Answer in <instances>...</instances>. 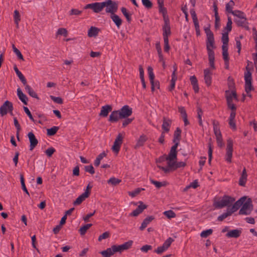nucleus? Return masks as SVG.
Wrapping results in <instances>:
<instances>
[{
    "label": "nucleus",
    "instance_id": "nucleus-1",
    "mask_svg": "<svg viewBox=\"0 0 257 257\" xmlns=\"http://www.w3.org/2000/svg\"><path fill=\"white\" fill-rule=\"evenodd\" d=\"M204 31L207 36L206 49L208 56L209 65L212 68L214 69L215 57L213 49L215 48V47L214 45V35L209 27L205 28Z\"/></svg>",
    "mask_w": 257,
    "mask_h": 257
},
{
    "label": "nucleus",
    "instance_id": "nucleus-2",
    "mask_svg": "<svg viewBox=\"0 0 257 257\" xmlns=\"http://www.w3.org/2000/svg\"><path fill=\"white\" fill-rule=\"evenodd\" d=\"M234 201V198L228 195H224L222 198L217 200L215 198L213 202V206L216 208H222L225 206H229Z\"/></svg>",
    "mask_w": 257,
    "mask_h": 257
},
{
    "label": "nucleus",
    "instance_id": "nucleus-3",
    "mask_svg": "<svg viewBox=\"0 0 257 257\" xmlns=\"http://www.w3.org/2000/svg\"><path fill=\"white\" fill-rule=\"evenodd\" d=\"M246 71L244 73V80H245V91L248 93L253 90V87L251 84L252 77L251 73L250 71V69L248 65L245 67Z\"/></svg>",
    "mask_w": 257,
    "mask_h": 257
},
{
    "label": "nucleus",
    "instance_id": "nucleus-4",
    "mask_svg": "<svg viewBox=\"0 0 257 257\" xmlns=\"http://www.w3.org/2000/svg\"><path fill=\"white\" fill-rule=\"evenodd\" d=\"M252 209V201L250 198H248L242 205V207L239 211V214L240 215H249L250 214Z\"/></svg>",
    "mask_w": 257,
    "mask_h": 257
},
{
    "label": "nucleus",
    "instance_id": "nucleus-5",
    "mask_svg": "<svg viewBox=\"0 0 257 257\" xmlns=\"http://www.w3.org/2000/svg\"><path fill=\"white\" fill-rule=\"evenodd\" d=\"M105 2L106 7L105 12L110 13L111 15L115 14L118 9V4L117 2L111 0H107Z\"/></svg>",
    "mask_w": 257,
    "mask_h": 257
},
{
    "label": "nucleus",
    "instance_id": "nucleus-6",
    "mask_svg": "<svg viewBox=\"0 0 257 257\" xmlns=\"http://www.w3.org/2000/svg\"><path fill=\"white\" fill-rule=\"evenodd\" d=\"M233 142L232 140L228 139L227 141L226 152L225 158V161L228 163H230L231 162L233 152Z\"/></svg>",
    "mask_w": 257,
    "mask_h": 257
},
{
    "label": "nucleus",
    "instance_id": "nucleus-7",
    "mask_svg": "<svg viewBox=\"0 0 257 257\" xmlns=\"http://www.w3.org/2000/svg\"><path fill=\"white\" fill-rule=\"evenodd\" d=\"M149 77L151 84V90L154 91L155 88L159 89L160 83L158 81H155V75L153 72V69L151 67L148 68Z\"/></svg>",
    "mask_w": 257,
    "mask_h": 257
},
{
    "label": "nucleus",
    "instance_id": "nucleus-8",
    "mask_svg": "<svg viewBox=\"0 0 257 257\" xmlns=\"http://www.w3.org/2000/svg\"><path fill=\"white\" fill-rule=\"evenodd\" d=\"M120 118H125L131 116L133 113V109L127 105L122 106L119 110Z\"/></svg>",
    "mask_w": 257,
    "mask_h": 257
},
{
    "label": "nucleus",
    "instance_id": "nucleus-9",
    "mask_svg": "<svg viewBox=\"0 0 257 257\" xmlns=\"http://www.w3.org/2000/svg\"><path fill=\"white\" fill-rule=\"evenodd\" d=\"M163 26V36L164 39H169L168 37L171 35V28L170 26V21L165 20Z\"/></svg>",
    "mask_w": 257,
    "mask_h": 257
},
{
    "label": "nucleus",
    "instance_id": "nucleus-10",
    "mask_svg": "<svg viewBox=\"0 0 257 257\" xmlns=\"http://www.w3.org/2000/svg\"><path fill=\"white\" fill-rule=\"evenodd\" d=\"M12 102L9 100H6L3 104L0 107V114L2 116L6 115L8 111L13 105Z\"/></svg>",
    "mask_w": 257,
    "mask_h": 257
},
{
    "label": "nucleus",
    "instance_id": "nucleus-11",
    "mask_svg": "<svg viewBox=\"0 0 257 257\" xmlns=\"http://www.w3.org/2000/svg\"><path fill=\"white\" fill-rule=\"evenodd\" d=\"M246 197L245 196L242 197L237 201H236L234 204L232 206L231 208H229V210L232 213V214L236 211L243 204L245 201Z\"/></svg>",
    "mask_w": 257,
    "mask_h": 257
},
{
    "label": "nucleus",
    "instance_id": "nucleus-12",
    "mask_svg": "<svg viewBox=\"0 0 257 257\" xmlns=\"http://www.w3.org/2000/svg\"><path fill=\"white\" fill-rule=\"evenodd\" d=\"M28 137L30 143V150L32 151L37 146L38 141L33 132H29Z\"/></svg>",
    "mask_w": 257,
    "mask_h": 257
},
{
    "label": "nucleus",
    "instance_id": "nucleus-13",
    "mask_svg": "<svg viewBox=\"0 0 257 257\" xmlns=\"http://www.w3.org/2000/svg\"><path fill=\"white\" fill-rule=\"evenodd\" d=\"M159 8V12L162 14L164 21L169 20V17L167 15V10L166 8L164 7V1L157 2Z\"/></svg>",
    "mask_w": 257,
    "mask_h": 257
},
{
    "label": "nucleus",
    "instance_id": "nucleus-14",
    "mask_svg": "<svg viewBox=\"0 0 257 257\" xmlns=\"http://www.w3.org/2000/svg\"><path fill=\"white\" fill-rule=\"evenodd\" d=\"M139 203H140V205L138 206V207L135 210H134L130 214V216H137L140 213H141L145 209L147 208V206L145 204H144L142 202L140 201Z\"/></svg>",
    "mask_w": 257,
    "mask_h": 257
},
{
    "label": "nucleus",
    "instance_id": "nucleus-15",
    "mask_svg": "<svg viewBox=\"0 0 257 257\" xmlns=\"http://www.w3.org/2000/svg\"><path fill=\"white\" fill-rule=\"evenodd\" d=\"M172 122V120L169 118L163 117L162 127L165 132L168 133L169 132Z\"/></svg>",
    "mask_w": 257,
    "mask_h": 257
},
{
    "label": "nucleus",
    "instance_id": "nucleus-16",
    "mask_svg": "<svg viewBox=\"0 0 257 257\" xmlns=\"http://www.w3.org/2000/svg\"><path fill=\"white\" fill-rule=\"evenodd\" d=\"M93 7L92 11L95 13H100L104 7H105V2L102 3H92Z\"/></svg>",
    "mask_w": 257,
    "mask_h": 257
},
{
    "label": "nucleus",
    "instance_id": "nucleus-17",
    "mask_svg": "<svg viewBox=\"0 0 257 257\" xmlns=\"http://www.w3.org/2000/svg\"><path fill=\"white\" fill-rule=\"evenodd\" d=\"M204 74L205 83L207 86H209L212 83V73L208 69H206L204 70Z\"/></svg>",
    "mask_w": 257,
    "mask_h": 257
},
{
    "label": "nucleus",
    "instance_id": "nucleus-18",
    "mask_svg": "<svg viewBox=\"0 0 257 257\" xmlns=\"http://www.w3.org/2000/svg\"><path fill=\"white\" fill-rule=\"evenodd\" d=\"M119 110H114L111 112L109 115V121L111 122H116L120 118V115Z\"/></svg>",
    "mask_w": 257,
    "mask_h": 257
},
{
    "label": "nucleus",
    "instance_id": "nucleus-19",
    "mask_svg": "<svg viewBox=\"0 0 257 257\" xmlns=\"http://www.w3.org/2000/svg\"><path fill=\"white\" fill-rule=\"evenodd\" d=\"M225 95L226 101H228V100L232 101L233 98L237 100V94L234 90H232L231 92L229 90H226Z\"/></svg>",
    "mask_w": 257,
    "mask_h": 257
},
{
    "label": "nucleus",
    "instance_id": "nucleus-20",
    "mask_svg": "<svg viewBox=\"0 0 257 257\" xmlns=\"http://www.w3.org/2000/svg\"><path fill=\"white\" fill-rule=\"evenodd\" d=\"M89 195V192L85 191L81 195H80L74 202V205H78L80 204Z\"/></svg>",
    "mask_w": 257,
    "mask_h": 257
},
{
    "label": "nucleus",
    "instance_id": "nucleus-21",
    "mask_svg": "<svg viewBox=\"0 0 257 257\" xmlns=\"http://www.w3.org/2000/svg\"><path fill=\"white\" fill-rule=\"evenodd\" d=\"M241 233V230L240 229H235L229 231L226 236L227 237L237 238L240 236Z\"/></svg>",
    "mask_w": 257,
    "mask_h": 257
},
{
    "label": "nucleus",
    "instance_id": "nucleus-22",
    "mask_svg": "<svg viewBox=\"0 0 257 257\" xmlns=\"http://www.w3.org/2000/svg\"><path fill=\"white\" fill-rule=\"evenodd\" d=\"M177 71V67L176 65L174 66V71L172 74V79L171 80V85L169 88L170 91L173 90L175 86L176 81L177 80V77L176 75V72Z\"/></svg>",
    "mask_w": 257,
    "mask_h": 257
},
{
    "label": "nucleus",
    "instance_id": "nucleus-23",
    "mask_svg": "<svg viewBox=\"0 0 257 257\" xmlns=\"http://www.w3.org/2000/svg\"><path fill=\"white\" fill-rule=\"evenodd\" d=\"M112 110V107L109 105H105L102 106L99 115L103 117H106L108 113Z\"/></svg>",
    "mask_w": 257,
    "mask_h": 257
},
{
    "label": "nucleus",
    "instance_id": "nucleus-24",
    "mask_svg": "<svg viewBox=\"0 0 257 257\" xmlns=\"http://www.w3.org/2000/svg\"><path fill=\"white\" fill-rule=\"evenodd\" d=\"M247 173L246 169L244 168L239 180V185L241 186H245L247 180Z\"/></svg>",
    "mask_w": 257,
    "mask_h": 257
},
{
    "label": "nucleus",
    "instance_id": "nucleus-25",
    "mask_svg": "<svg viewBox=\"0 0 257 257\" xmlns=\"http://www.w3.org/2000/svg\"><path fill=\"white\" fill-rule=\"evenodd\" d=\"M17 95L19 98L22 101V102L25 105H27V101L28 100L27 96L22 92L20 88L17 89Z\"/></svg>",
    "mask_w": 257,
    "mask_h": 257
},
{
    "label": "nucleus",
    "instance_id": "nucleus-26",
    "mask_svg": "<svg viewBox=\"0 0 257 257\" xmlns=\"http://www.w3.org/2000/svg\"><path fill=\"white\" fill-rule=\"evenodd\" d=\"M25 87V90L26 92L32 97L37 98V99H39V97L38 96L36 92L31 88V87L27 84V83L26 85H24Z\"/></svg>",
    "mask_w": 257,
    "mask_h": 257
},
{
    "label": "nucleus",
    "instance_id": "nucleus-27",
    "mask_svg": "<svg viewBox=\"0 0 257 257\" xmlns=\"http://www.w3.org/2000/svg\"><path fill=\"white\" fill-rule=\"evenodd\" d=\"M154 217L153 216H149L146 217L142 223L141 226L140 227V229L141 230H143L147 225L154 219Z\"/></svg>",
    "mask_w": 257,
    "mask_h": 257
},
{
    "label": "nucleus",
    "instance_id": "nucleus-28",
    "mask_svg": "<svg viewBox=\"0 0 257 257\" xmlns=\"http://www.w3.org/2000/svg\"><path fill=\"white\" fill-rule=\"evenodd\" d=\"M100 31L99 29L95 27H91L88 31V36L89 37H96L99 32Z\"/></svg>",
    "mask_w": 257,
    "mask_h": 257
},
{
    "label": "nucleus",
    "instance_id": "nucleus-29",
    "mask_svg": "<svg viewBox=\"0 0 257 257\" xmlns=\"http://www.w3.org/2000/svg\"><path fill=\"white\" fill-rule=\"evenodd\" d=\"M148 138L145 135H141L139 138L136 145L135 146V148H140L145 144V142L147 141Z\"/></svg>",
    "mask_w": 257,
    "mask_h": 257
},
{
    "label": "nucleus",
    "instance_id": "nucleus-30",
    "mask_svg": "<svg viewBox=\"0 0 257 257\" xmlns=\"http://www.w3.org/2000/svg\"><path fill=\"white\" fill-rule=\"evenodd\" d=\"M191 83L193 86V90L195 93H197L199 91V86L198 84V80L196 76H192L190 78Z\"/></svg>",
    "mask_w": 257,
    "mask_h": 257
},
{
    "label": "nucleus",
    "instance_id": "nucleus-31",
    "mask_svg": "<svg viewBox=\"0 0 257 257\" xmlns=\"http://www.w3.org/2000/svg\"><path fill=\"white\" fill-rule=\"evenodd\" d=\"M110 18L115 23L117 27L119 28L120 26L122 24V20L119 17V16L114 14L113 15H110Z\"/></svg>",
    "mask_w": 257,
    "mask_h": 257
},
{
    "label": "nucleus",
    "instance_id": "nucleus-32",
    "mask_svg": "<svg viewBox=\"0 0 257 257\" xmlns=\"http://www.w3.org/2000/svg\"><path fill=\"white\" fill-rule=\"evenodd\" d=\"M14 69L16 74L17 75V76H18V77L19 78V79L22 82V83L24 85H26V84L27 83V80H26L25 76L23 75V74L21 73V71H19V70L18 69L17 66L15 65L14 66Z\"/></svg>",
    "mask_w": 257,
    "mask_h": 257
},
{
    "label": "nucleus",
    "instance_id": "nucleus-33",
    "mask_svg": "<svg viewBox=\"0 0 257 257\" xmlns=\"http://www.w3.org/2000/svg\"><path fill=\"white\" fill-rule=\"evenodd\" d=\"M100 253L103 257H111L114 254V252L113 251L112 246L109 248H107L106 250L101 251Z\"/></svg>",
    "mask_w": 257,
    "mask_h": 257
},
{
    "label": "nucleus",
    "instance_id": "nucleus-34",
    "mask_svg": "<svg viewBox=\"0 0 257 257\" xmlns=\"http://www.w3.org/2000/svg\"><path fill=\"white\" fill-rule=\"evenodd\" d=\"M181 130L179 127H177L174 132L173 142H180L181 140Z\"/></svg>",
    "mask_w": 257,
    "mask_h": 257
},
{
    "label": "nucleus",
    "instance_id": "nucleus-35",
    "mask_svg": "<svg viewBox=\"0 0 257 257\" xmlns=\"http://www.w3.org/2000/svg\"><path fill=\"white\" fill-rule=\"evenodd\" d=\"M150 180L151 183L154 184L158 189L160 188L161 187L166 186L168 184V183L166 181L159 182L152 179H150Z\"/></svg>",
    "mask_w": 257,
    "mask_h": 257
},
{
    "label": "nucleus",
    "instance_id": "nucleus-36",
    "mask_svg": "<svg viewBox=\"0 0 257 257\" xmlns=\"http://www.w3.org/2000/svg\"><path fill=\"white\" fill-rule=\"evenodd\" d=\"M234 2L232 0H230L227 4H226L225 6V10L226 11L230 14H232L234 12L232 9L233 8V6H234Z\"/></svg>",
    "mask_w": 257,
    "mask_h": 257
},
{
    "label": "nucleus",
    "instance_id": "nucleus-37",
    "mask_svg": "<svg viewBox=\"0 0 257 257\" xmlns=\"http://www.w3.org/2000/svg\"><path fill=\"white\" fill-rule=\"evenodd\" d=\"M213 11L214 12V16H215V27H217L218 23L220 21V18L218 15V8L217 5L215 3L213 4Z\"/></svg>",
    "mask_w": 257,
    "mask_h": 257
},
{
    "label": "nucleus",
    "instance_id": "nucleus-38",
    "mask_svg": "<svg viewBox=\"0 0 257 257\" xmlns=\"http://www.w3.org/2000/svg\"><path fill=\"white\" fill-rule=\"evenodd\" d=\"M234 22L238 26L244 27L248 29V27L246 26L247 24L246 18H245V21L243 20V19H235Z\"/></svg>",
    "mask_w": 257,
    "mask_h": 257
},
{
    "label": "nucleus",
    "instance_id": "nucleus-39",
    "mask_svg": "<svg viewBox=\"0 0 257 257\" xmlns=\"http://www.w3.org/2000/svg\"><path fill=\"white\" fill-rule=\"evenodd\" d=\"M221 41L223 43L222 46L228 47V43L229 41L228 33L225 32L222 33Z\"/></svg>",
    "mask_w": 257,
    "mask_h": 257
},
{
    "label": "nucleus",
    "instance_id": "nucleus-40",
    "mask_svg": "<svg viewBox=\"0 0 257 257\" xmlns=\"http://www.w3.org/2000/svg\"><path fill=\"white\" fill-rule=\"evenodd\" d=\"M121 11L124 16L125 17L128 23H131L132 21L131 15L128 13L126 9L124 7H122L121 8Z\"/></svg>",
    "mask_w": 257,
    "mask_h": 257
},
{
    "label": "nucleus",
    "instance_id": "nucleus-41",
    "mask_svg": "<svg viewBox=\"0 0 257 257\" xmlns=\"http://www.w3.org/2000/svg\"><path fill=\"white\" fill-rule=\"evenodd\" d=\"M197 117L198 118V122L200 126H203V122L202 120V116L203 115V111L200 106L197 108Z\"/></svg>",
    "mask_w": 257,
    "mask_h": 257
},
{
    "label": "nucleus",
    "instance_id": "nucleus-42",
    "mask_svg": "<svg viewBox=\"0 0 257 257\" xmlns=\"http://www.w3.org/2000/svg\"><path fill=\"white\" fill-rule=\"evenodd\" d=\"M121 180L115 177H111L107 180V183L112 186H116L121 182Z\"/></svg>",
    "mask_w": 257,
    "mask_h": 257
},
{
    "label": "nucleus",
    "instance_id": "nucleus-43",
    "mask_svg": "<svg viewBox=\"0 0 257 257\" xmlns=\"http://www.w3.org/2000/svg\"><path fill=\"white\" fill-rule=\"evenodd\" d=\"M177 153L170 151L168 156L165 158L166 161H174L177 160Z\"/></svg>",
    "mask_w": 257,
    "mask_h": 257
},
{
    "label": "nucleus",
    "instance_id": "nucleus-44",
    "mask_svg": "<svg viewBox=\"0 0 257 257\" xmlns=\"http://www.w3.org/2000/svg\"><path fill=\"white\" fill-rule=\"evenodd\" d=\"M233 16L237 17L238 19H243V21H245V18H246L244 13L239 10L234 11L232 14Z\"/></svg>",
    "mask_w": 257,
    "mask_h": 257
},
{
    "label": "nucleus",
    "instance_id": "nucleus-45",
    "mask_svg": "<svg viewBox=\"0 0 257 257\" xmlns=\"http://www.w3.org/2000/svg\"><path fill=\"white\" fill-rule=\"evenodd\" d=\"M92 225V224H86L84 226L81 227L79 230V233L81 235H84L87 230Z\"/></svg>",
    "mask_w": 257,
    "mask_h": 257
},
{
    "label": "nucleus",
    "instance_id": "nucleus-46",
    "mask_svg": "<svg viewBox=\"0 0 257 257\" xmlns=\"http://www.w3.org/2000/svg\"><path fill=\"white\" fill-rule=\"evenodd\" d=\"M222 56L224 61H229V57L228 53V47L222 46Z\"/></svg>",
    "mask_w": 257,
    "mask_h": 257
},
{
    "label": "nucleus",
    "instance_id": "nucleus-47",
    "mask_svg": "<svg viewBox=\"0 0 257 257\" xmlns=\"http://www.w3.org/2000/svg\"><path fill=\"white\" fill-rule=\"evenodd\" d=\"M232 213L229 210V208H228L227 212L222 213L221 215H219L217 218V220L219 221H223L225 218L227 217L228 216L231 215Z\"/></svg>",
    "mask_w": 257,
    "mask_h": 257
},
{
    "label": "nucleus",
    "instance_id": "nucleus-48",
    "mask_svg": "<svg viewBox=\"0 0 257 257\" xmlns=\"http://www.w3.org/2000/svg\"><path fill=\"white\" fill-rule=\"evenodd\" d=\"M232 20L230 17H228L227 18V22L226 24V26L224 28V30L226 31L224 32L225 33H228L229 32L231 31L232 29Z\"/></svg>",
    "mask_w": 257,
    "mask_h": 257
},
{
    "label": "nucleus",
    "instance_id": "nucleus-49",
    "mask_svg": "<svg viewBox=\"0 0 257 257\" xmlns=\"http://www.w3.org/2000/svg\"><path fill=\"white\" fill-rule=\"evenodd\" d=\"M59 130L58 126H53L50 128L47 129V135L49 136H52L55 135L57 132Z\"/></svg>",
    "mask_w": 257,
    "mask_h": 257
},
{
    "label": "nucleus",
    "instance_id": "nucleus-50",
    "mask_svg": "<svg viewBox=\"0 0 257 257\" xmlns=\"http://www.w3.org/2000/svg\"><path fill=\"white\" fill-rule=\"evenodd\" d=\"M213 232V230L212 229H209L205 230H203L201 232L200 234V236L203 238H206L209 235L212 234Z\"/></svg>",
    "mask_w": 257,
    "mask_h": 257
},
{
    "label": "nucleus",
    "instance_id": "nucleus-51",
    "mask_svg": "<svg viewBox=\"0 0 257 257\" xmlns=\"http://www.w3.org/2000/svg\"><path fill=\"white\" fill-rule=\"evenodd\" d=\"M133 243V240H128L127 242H124V243L121 244L122 246V248L123 250H127L129 248H130Z\"/></svg>",
    "mask_w": 257,
    "mask_h": 257
},
{
    "label": "nucleus",
    "instance_id": "nucleus-52",
    "mask_svg": "<svg viewBox=\"0 0 257 257\" xmlns=\"http://www.w3.org/2000/svg\"><path fill=\"white\" fill-rule=\"evenodd\" d=\"M163 214L168 218H172L176 217V213L172 210L165 211Z\"/></svg>",
    "mask_w": 257,
    "mask_h": 257
},
{
    "label": "nucleus",
    "instance_id": "nucleus-53",
    "mask_svg": "<svg viewBox=\"0 0 257 257\" xmlns=\"http://www.w3.org/2000/svg\"><path fill=\"white\" fill-rule=\"evenodd\" d=\"M143 6L148 9H150L153 7V3L150 0H142Z\"/></svg>",
    "mask_w": 257,
    "mask_h": 257
},
{
    "label": "nucleus",
    "instance_id": "nucleus-54",
    "mask_svg": "<svg viewBox=\"0 0 257 257\" xmlns=\"http://www.w3.org/2000/svg\"><path fill=\"white\" fill-rule=\"evenodd\" d=\"M13 49L14 53L17 56L18 58L20 60H24V58L21 52L14 45H13Z\"/></svg>",
    "mask_w": 257,
    "mask_h": 257
},
{
    "label": "nucleus",
    "instance_id": "nucleus-55",
    "mask_svg": "<svg viewBox=\"0 0 257 257\" xmlns=\"http://www.w3.org/2000/svg\"><path fill=\"white\" fill-rule=\"evenodd\" d=\"M174 241L173 239L171 237H169L163 244V246L166 248L167 250L171 245L172 242Z\"/></svg>",
    "mask_w": 257,
    "mask_h": 257
},
{
    "label": "nucleus",
    "instance_id": "nucleus-56",
    "mask_svg": "<svg viewBox=\"0 0 257 257\" xmlns=\"http://www.w3.org/2000/svg\"><path fill=\"white\" fill-rule=\"evenodd\" d=\"M14 21L15 23L18 25L19 22L20 21V15L19 12L17 10H15L14 11Z\"/></svg>",
    "mask_w": 257,
    "mask_h": 257
},
{
    "label": "nucleus",
    "instance_id": "nucleus-57",
    "mask_svg": "<svg viewBox=\"0 0 257 257\" xmlns=\"http://www.w3.org/2000/svg\"><path fill=\"white\" fill-rule=\"evenodd\" d=\"M20 180H21V183L22 185V189L24 191H25L26 192V193H27L29 196L30 195L26 187V185L25 184V181H24V178L22 175H21Z\"/></svg>",
    "mask_w": 257,
    "mask_h": 257
},
{
    "label": "nucleus",
    "instance_id": "nucleus-58",
    "mask_svg": "<svg viewBox=\"0 0 257 257\" xmlns=\"http://www.w3.org/2000/svg\"><path fill=\"white\" fill-rule=\"evenodd\" d=\"M134 119V118H125V119L122 121V126L123 127H126L127 125L131 123Z\"/></svg>",
    "mask_w": 257,
    "mask_h": 257
},
{
    "label": "nucleus",
    "instance_id": "nucleus-59",
    "mask_svg": "<svg viewBox=\"0 0 257 257\" xmlns=\"http://www.w3.org/2000/svg\"><path fill=\"white\" fill-rule=\"evenodd\" d=\"M113 248V251L114 252V253L116 252H119L121 253L122 251H123V249L122 248L121 245H113L111 246Z\"/></svg>",
    "mask_w": 257,
    "mask_h": 257
},
{
    "label": "nucleus",
    "instance_id": "nucleus-60",
    "mask_svg": "<svg viewBox=\"0 0 257 257\" xmlns=\"http://www.w3.org/2000/svg\"><path fill=\"white\" fill-rule=\"evenodd\" d=\"M55 151L56 150L54 148L50 147L46 150L45 153L48 157H51Z\"/></svg>",
    "mask_w": 257,
    "mask_h": 257
},
{
    "label": "nucleus",
    "instance_id": "nucleus-61",
    "mask_svg": "<svg viewBox=\"0 0 257 257\" xmlns=\"http://www.w3.org/2000/svg\"><path fill=\"white\" fill-rule=\"evenodd\" d=\"M50 98L53 101L58 104H61L63 103V99L60 97H55L54 96L51 95Z\"/></svg>",
    "mask_w": 257,
    "mask_h": 257
},
{
    "label": "nucleus",
    "instance_id": "nucleus-62",
    "mask_svg": "<svg viewBox=\"0 0 257 257\" xmlns=\"http://www.w3.org/2000/svg\"><path fill=\"white\" fill-rule=\"evenodd\" d=\"M121 145L114 142L113 145L112 147V151L116 154H118L120 149Z\"/></svg>",
    "mask_w": 257,
    "mask_h": 257
},
{
    "label": "nucleus",
    "instance_id": "nucleus-63",
    "mask_svg": "<svg viewBox=\"0 0 257 257\" xmlns=\"http://www.w3.org/2000/svg\"><path fill=\"white\" fill-rule=\"evenodd\" d=\"M168 161V162H167L168 166L170 168H171V170H176L175 166H176V160H174V161Z\"/></svg>",
    "mask_w": 257,
    "mask_h": 257
},
{
    "label": "nucleus",
    "instance_id": "nucleus-64",
    "mask_svg": "<svg viewBox=\"0 0 257 257\" xmlns=\"http://www.w3.org/2000/svg\"><path fill=\"white\" fill-rule=\"evenodd\" d=\"M85 171L91 174H93L95 173L94 169L92 165L85 166Z\"/></svg>",
    "mask_w": 257,
    "mask_h": 257
}]
</instances>
